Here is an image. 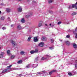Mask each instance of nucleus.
<instances>
[{"mask_svg":"<svg viewBox=\"0 0 77 77\" xmlns=\"http://www.w3.org/2000/svg\"><path fill=\"white\" fill-rule=\"evenodd\" d=\"M58 24V25H59V24H61V22H59L58 23H57Z\"/></svg>","mask_w":77,"mask_h":77,"instance_id":"obj_43","label":"nucleus"},{"mask_svg":"<svg viewBox=\"0 0 77 77\" xmlns=\"http://www.w3.org/2000/svg\"><path fill=\"white\" fill-rule=\"evenodd\" d=\"M20 54H21V55H23V54H24V53H25V52H24V51H21L20 53Z\"/></svg>","mask_w":77,"mask_h":77,"instance_id":"obj_20","label":"nucleus"},{"mask_svg":"<svg viewBox=\"0 0 77 77\" xmlns=\"http://www.w3.org/2000/svg\"><path fill=\"white\" fill-rule=\"evenodd\" d=\"M18 11L19 12H21L22 11V8L21 7H20L19 8H18Z\"/></svg>","mask_w":77,"mask_h":77,"instance_id":"obj_19","label":"nucleus"},{"mask_svg":"<svg viewBox=\"0 0 77 77\" xmlns=\"http://www.w3.org/2000/svg\"><path fill=\"white\" fill-rule=\"evenodd\" d=\"M27 41L28 42H30V41H31V37L29 36L28 37V38Z\"/></svg>","mask_w":77,"mask_h":77,"instance_id":"obj_16","label":"nucleus"},{"mask_svg":"<svg viewBox=\"0 0 77 77\" xmlns=\"http://www.w3.org/2000/svg\"><path fill=\"white\" fill-rule=\"evenodd\" d=\"M18 75L20 77H22V76H23V75L21 74H19Z\"/></svg>","mask_w":77,"mask_h":77,"instance_id":"obj_40","label":"nucleus"},{"mask_svg":"<svg viewBox=\"0 0 77 77\" xmlns=\"http://www.w3.org/2000/svg\"><path fill=\"white\" fill-rule=\"evenodd\" d=\"M67 45H69L70 44V42L68 41H66L65 42Z\"/></svg>","mask_w":77,"mask_h":77,"instance_id":"obj_15","label":"nucleus"},{"mask_svg":"<svg viewBox=\"0 0 77 77\" xmlns=\"http://www.w3.org/2000/svg\"><path fill=\"white\" fill-rule=\"evenodd\" d=\"M34 51L35 53H38V49H36Z\"/></svg>","mask_w":77,"mask_h":77,"instance_id":"obj_27","label":"nucleus"},{"mask_svg":"<svg viewBox=\"0 0 77 77\" xmlns=\"http://www.w3.org/2000/svg\"><path fill=\"white\" fill-rule=\"evenodd\" d=\"M1 20H5V17H1Z\"/></svg>","mask_w":77,"mask_h":77,"instance_id":"obj_32","label":"nucleus"},{"mask_svg":"<svg viewBox=\"0 0 77 77\" xmlns=\"http://www.w3.org/2000/svg\"><path fill=\"white\" fill-rule=\"evenodd\" d=\"M74 74L75 73L74 72H72V73H71V72H69L68 73V75H72V74Z\"/></svg>","mask_w":77,"mask_h":77,"instance_id":"obj_14","label":"nucleus"},{"mask_svg":"<svg viewBox=\"0 0 77 77\" xmlns=\"http://www.w3.org/2000/svg\"><path fill=\"white\" fill-rule=\"evenodd\" d=\"M69 31H71V30H69Z\"/></svg>","mask_w":77,"mask_h":77,"instance_id":"obj_64","label":"nucleus"},{"mask_svg":"<svg viewBox=\"0 0 77 77\" xmlns=\"http://www.w3.org/2000/svg\"><path fill=\"white\" fill-rule=\"evenodd\" d=\"M76 14H77V13L75 12H73L72 13V15L73 16L75 15Z\"/></svg>","mask_w":77,"mask_h":77,"instance_id":"obj_25","label":"nucleus"},{"mask_svg":"<svg viewBox=\"0 0 77 77\" xmlns=\"http://www.w3.org/2000/svg\"><path fill=\"white\" fill-rule=\"evenodd\" d=\"M8 21H11V19H10V18H9V17H8Z\"/></svg>","mask_w":77,"mask_h":77,"instance_id":"obj_47","label":"nucleus"},{"mask_svg":"<svg viewBox=\"0 0 77 77\" xmlns=\"http://www.w3.org/2000/svg\"><path fill=\"white\" fill-rule=\"evenodd\" d=\"M30 53L31 54H34V53H35V51L33 50H32L30 51Z\"/></svg>","mask_w":77,"mask_h":77,"instance_id":"obj_23","label":"nucleus"},{"mask_svg":"<svg viewBox=\"0 0 77 77\" xmlns=\"http://www.w3.org/2000/svg\"><path fill=\"white\" fill-rule=\"evenodd\" d=\"M51 43H53L54 42V40L53 39H51Z\"/></svg>","mask_w":77,"mask_h":77,"instance_id":"obj_37","label":"nucleus"},{"mask_svg":"<svg viewBox=\"0 0 77 77\" xmlns=\"http://www.w3.org/2000/svg\"><path fill=\"white\" fill-rule=\"evenodd\" d=\"M38 75L37 74V75Z\"/></svg>","mask_w":77,"mask_h":77,"instance_id":"obj_62","label":"nucleus"},{"mask_svg":"<svg viewBox=\"0 0 77 77\" xmlns=\"http://www.w3.org/2000/svg\"><path fill=\"white\" fill-rule=\"evenodd\" d=\"M44 42H41L38 45V47H44Z\"/></svg>","mask_w":77,"mask_h":77,"instance_id":"obj_3","label":"nucleus"},{"mask_svg":"<svg viewBox=\"0 0 77 77\" xmlns=\"http://www.w3.org/2000/svg\"><path fill=\"white\" fill-rule=\"evenodd\" d=\"M37 74H39L40 75H41V74H45V75H46L48 74L47 73V72L46 71H43L40 72H37Z\"/></svg>","mask_w":77,"mask_h":77,"instance_id":"obj_1","label":"nucleus"},{"mask_svg":"<svg viewBox=\"0 0 77 77\" xmlns=\"http://www.w3.org/2000/svg\"><path fill=\"white\" fill-rule=\"evenodd\" d=\"M44 59H47V58H45L44 57H42V60H44Z\"/></svg>","mask_w":77,"mask_h":77,"instance_id":"obj_30","label":"nucleus"},{"mask_svg":"<svg viewBox=\"0 0 77 77\" xmlns=\"http://www.w3.org/2000/svg\"><path fill=\"white\" fill-rule=\"evenodd\" d=\"M32 4H34V5L36 4V2L35 1H32Z\"/></svg>","mask_w":77,"mask_h":77,"instance_id":"obj_33","label":"nucleus"},{"mask_svg":"<svg viewBox=\"0 0 77 77\" xmlns=\"http://www.w3.org/2000/svg\"><path fill=\"white\" fill-rule=\"evenodd\" d=\"M60 41L61 42V41H63V40H60Z\"/></svg>","mask_w":77,"mask_h":77,"instance_id":"obj_56","label":"nucleus"},{"mask_svg":"<svg viewBox=\"0 0 77 77\" xmlns=\"http://www.w3.org/2000/svg\"><path fill=\"white\" fill-rule=\"evenodd\" d=\"M11 67H12V65H10V66H7V68H11Z\"/></svg>","mask_w":77,"mask_h":77,"instance_id":"obj_36","label":"nucleus"},{"mask_svg":"<svg viewBox=\"0 0 77 77\" xmlns=\"http://www.w3.org/2000/svg\"><path fill=\"white\" fill-rule=\"evenodd\" d=\"M30 67H33L32 64H29L26 66V68H29Z\"/></svg>","mask_w":77,"mask_h":77,"instance_id":"obj_7","label":"nucleus"},{"mask_svg":"<svg viewBox=\"0 0 77 77\" xmlns=\"http://www.w3.org/2000/svg\"><path fill=\"white\" fill-rule=\"evenodd\" d=\"M11 42L13 46H14H14H15L16 44H15V42L13 41V40H11Z\"/></svg>","mask_w":77,"mask_h":77,"instance_id":"obj_8","label":"nucleus"},{"mask_svg":"<svg viewBox=\"0 0 77 77\" xmlns=\"http://www.w3.org/2000/svg\"><path fill=\"white\" fill-rule=\"evenodd\" d=\"M72 5H69V7H68V9H72Z\"/></svg>","mask_w":77,"mask_h":77,"instance_id":"obj_28","label":"nucleus"},{"mask_svg":"<svg viewBox=\"0 0 77 77\" xmlns=\"http://www.w3.org/2000/svg\"><path fill=\"white\" fill-rule=\"evenodd\" d=\"M45 26H47V25L46 24H45Z\"/></svg>","mask_w":77,"mask_h":77,"instance_id":"obj_57","label":"nucleus"},{"mask_svg":"<svg viewBox=\"0 0 77 77\" xmlns=\"http://www.w3.org/2000/svg\"><path fill=\"white\" fill-rule=\"evenodd\" d=\"M54 72H56V70H52L51 72H49V75H51V74H52V73H53Z\"/></svg>","mask_w":77,"mask_h":77,"instance_id":"obj_10","label":"nucleus"},{"mask_svg":"<svg viewBox=\"0 0 77 77\" xmlns=\"http://www.w3.org/2000/svg\"><path fill=\"white\" fill-rule=\"evenodd\" d=\"M2 13V11H0V14H1Z\"/></svg>","mask_w":77,"mask_h":77,"instance_id":"obj_55","label":"nucleus"},{"mask_svg":"<svg viewBox=\"0 0 77 77\" xmlns=\"http://www.w3.org/2000/svg\"><path fill=\"white\" fill-rule=\"evenodd\" d=\"M14 57H15V56L12 55L11 57V59H14Z\"/></svg>","mask_w":77,"mask_h":77,"instance_id":"obj_35","label":"nucleus"},{"mask_svg":"<svg viewBox=\"0 0 77 77\" xmlns=\"http://www.w3.org/2000/svg\"><path fill=\"white\" fill-rule=\"evenodd\" d=\"M5 54L4 52H1L0 54V58H2L3 57V55Z\"/></svg>","mask_w":77,"mask_h":77,"instance_id":"obj_9","label":"nucleus"},{"mask_svg":"<svg viewBox=\"0 0 77 77\" xmlns=\"http://www.w3.org/2000/svg\"><path fill=\"white\" fill-rule=\"evenodd\" d=\"M76 32H77V28H76L75 29V31H73V33H74V34H75Z\"/></svg>","mask_w":77,"mask_h":77,"instance_id":"obj_29","label":"nucleus"},{"mask_svg":"<svg viewBox=\"0 0 77 77\" xmlns=\"http://www.w3.org/2000/svg\"><path fill=\"white\" fill-rule=\"evenodd\" d=\"M53 2V0H49L48 1V3H51Z\"/></svg>","mask_w":77,"mask_h":77,"instance_id":"obj_26","label":"nucleus"},{"mask_svg":"<svg viewBox=\"0 0 77 77\" xmlns=\"http://www.w3.org/2000/svg\"><path fill=\"white\" fill-rule=\"evenodd\" d=\"M11 27H13V25H11Z\"/></svg>","mask_w":77,"mask_h":77,"instance_id":"obj_53","label":"nucleus"},{"mask_svg":"<svg viewBox=\"0 0 77 77\" xmlns=\"http://www.w3.org/2000/svg\"><path fill=\"white\" fill-rule=\"evenodd\" d=\"M46 56H47L48 57H51V56H50L49 55H46Z\"/></svg>","mask_w":77,"mask_h":77,"instance_id":"obj_45","label":"nucleus"},{"mask_svg":"<svg viewBox=\"0 0 77 77\" xmlns=\"http://www.w3.org/2000/svg\"><path fill=\"white\" fill-rule=\"evenodd\" d=\"M50 50H53V49H54V48H53V47H51L50 48Z\"/></svg>","mask_w":77,"mask_h":77,"instance_id":"obj_41","label":"nucleus"},{"mask_svg":"<svg viewBox=\"0 0 77 77\" xmlns=\"http://www.w3.org/2000/svg\"><path fill=\"white\" fill-rule=\"evenodd\" d=\"M27 72H26V73H23V74H27Z\"/></svg>","mask_w":77,"mask_h":77,"instance_id":"obj_59","label":"nucleus"},{"mask_svg":"<svg viewBox=\"0 0 77 77\" xmlns=\"http://www.w3.org/2000/svg\"><path fill=\"white\" fill-rule=\"evenodd\" d=\"M42 39L43 41H47V38L45 37H43L42 38Z\"/></svg>","mask_w":77,"mask_h":77,"instance_id":"obj_11","label":"nucleus"},{"mask_svg":"<svg viewBox=\"0 0 77 77\" xmlns=\"http://www.w3.org/2000/svg\"><path fill=\"white\" fill-rule=\"evenodd\" d=\"M18 0V1H19V2H21L22 0Z\"/></svg>","mask_w":77,"mask_h":77,"instance_id":"obj_52","label":"nucleus"},{"mask_svg":"<svg viewBox=\"0 0 77 77\" xmlns=\"http://www.w3.org/2000/svg\"><path fill=\"white\" fill-rule=\"evenodd\" d=\"M33 65V67H32V68H36V67H37L38 66V63H36V64H32Z\"/></svg>","mask_w":77,"mask_h":77,"instance_id":"obj_5","label":"nucleus"},{"mask_svg":"<svg viewBox=\"0 0 77 77\" xmlns=\"http://www.w3.org/2000/svg\"><path fill=\"white\" fill-rule=\"evenodd\" d=\"M8 21H11V19H10V18H9V17H8Z\"/></svg>","mask_w":77,"mask_h":77,"instance_id":"obj_48","label":"nucleus"},{"mask_svg":"<svg viewBox=\"0 0 77 77\" xmlns=\"http://www.w3.org/2000/svg\"><path fill=\"white\" fill-rule=\"evenodd\" d=\"M67 24H69V22H67Z\"/></svg>","mask_w":77,"mask_h":77,"instance_id":"obj_49","label":"nucleus"},{"mask_svg":"<svg viewBox=\"0 0 77 77\" xmlns=\"http://www.w3.org/2000/svg\"><path fill=\"white\" fill-rule=\"evenodd\" d=\"M17 29L18 30H21V26H20V25L18 24L17 26Z\"/></svg>","mask_w":77,"mask_h":77,"instance_id":"obj_12","label":"nucleus"},{"mask_svg":"<svg viewBox=\"0 0 77 77\" xmlns=\"http://www.w3.org/2000/svg\"><path fill=\"white\" fill-rule=\"evenodd\" d=\"M22 75V76H24V77H26V75Z\"/></svg>","mask_w":77,"mask_h":77,"instance_id":"obj_50","label":"nucleus"},{"mask_svg":"<svg viewBox=\"0 0 77 77\" xmlns=\"http://www.w3.org/2000/svg\"><path fill=\"white\" fill-rule=\"evenodd\" d=\"M75 62H76V63H77V60L75 61Z\"/></svg>","mask_w":77,"mask_h":77,"instance_id":"obj_54","label":"nucleus"},{"mask_svg":"<svg viewBox=\"0 0 77 77\" xmlns=\"http://www.w3.org/2000/svg\"><path fill=\"white\" fill-rule=\"evenodd\" d=\"M75 34L76 35L75 38H77V33H75Z\"/></svg>","mask_w":77,"mask_h":77,"instance_id":"obj_46","label":"nucleus"},{"mask_svg":"<svg viewBox=\"0 0 77 77\" xmlns=\"http://www.w3.org/2000/svg\"><path fill=\"white\" fill-rule=\"evenodd\" d=\"M50 26H51V23H50V24H49Z\"/></svg>","mask_w":77,"mask_h":77,"instance_id":"obj_58","label":"nucleus"},{"mask_svg":"<svg viewBox=\"0 0 77 77\" xmlns=\"http://www.w3.org/2000/svg\"><path fill=\"white\" fill-rule=\"evenodd\" d=\"M29 15H26L25 16V17L26 18H28L30 17V16H31L32 15V14L31 13V12L29 13L28 14Z\"/></svg>","mask_w":77,"mask_h":77,"instance_id":"obj_4","label":"nucleus"},{"mask_svg":"<svg viewBox=\"0 0 77 77\" xmlns=\"http://www.w3.org/2000/svg\"><path fill=\"white\" fill-rule=\"evenodd\" d=\"M26 75H30V74H27Z\"/></svg>","mask_w":77,"mask_h":77,"instance_id":"obj_61","label":"nucleus"},{"mask_svg":"<svg viewBox=\"0 0 77 77\" xmlns=\"http://www.w3.org/2000/svg\"><path fill=\"white\" fill-rule=\"evenodd\" d=\"M7 53L8 54H10V50H9L7 51Z\"/></svg>","mask_w":77,"mask_h":77,"instance_id":"obj_34","label":"nucleus"},{"mask_svg":"<svg viewBox=\"0 0 77 77\" xmlns=\"http://www.w3.org/2000/svg\"><path fill=\"white\" fill-rule=\"evenodd\" d=\"M42 25V23H40L38 24V27H41V26Z\"/></svg>","mask_w":77,"mask_h":77,"instance_id":"obj_21","label":"nucleus"},{"mask_svg":"<svg viewBox=\"0 0 77 77\" xmlns=\"http://www.w3.org/2000/svg\"><path fill=\"white\" fill-rule=\"evenodd\" d=\"M38 60V57H37L35 58V59L34 60L35 62H36Z\"/></svg>","mask_w":77,"mask_h":77,"instance_id":"obj_24","label":"nucleus"},{"mask_svg":"<svg viewBox=\"0 0 77 77\" xmlns=\"http://www.w3.org/2000/svg\"><path fill=\"white\" fill-rule=\"evenodd\" d=\"M70 37V36H69V35H67L66 36V38H69Z\"/></svg>","mask_w":77,"mask_h":77,"instance_id":"obj_38","label":"nucleus"},{"mask_svg":"<svg viewBox=\"0 0 77 77\" xmlns=\"http://www.w3.org/2000/svg\"><path fill=\"white\" fill-rule=\"evenodd\" d=\"M21 23H25V20H24V18L22 19L21 20Z\"/></svg>","mask_w":77,"mask_h":77,"instance_id":"obj_17","label":"nucleus"},{"mask_svg":"<svg viewBox=\"0 0 77 77\" xmlns=\"http://www.w3.org/2000/svg\"><path fill=\"white\" fill-rule=\"evenodd\" d=\"M38 41V40L37 37H35L34 38V42H37Z\"/></svg>","mask_w":77,"mask_h":77,"instance_id":"obj_13","label":"nucleus"},{"mask_svg":"<svg viewBox=\"0 0 77 77\" xmlns=\"http://www.w3.org/2000/svg\"><path fill=\"white\" fill-rule=\"evenodd\" d=\"M2 29H3V30H5V29H6V28L5 27H3Z\"/></svg>","mask_w":77,"mask_h":77,"instance_id":"obj_42","label":"nucleus"},{"mask_svg":"<svg viewBox=\"0 0 77 77\" xmlns=\"http://www.w3.org/2000/svg\"><path fill=\"white\" fill-rule=\"evenodd\" d=\"M0 5H4V4L2 3V4H0Z\"/></svg>","mask_w":77,"mask_h":77,"instance_id":"obj_51","label":"nucleus"},{"mask_svg":"<svg viewBox=\"0 0 77 77\" xmlns=\"http://www.w3.org/2000/svg\"><path fill=\"white\" fill-rule=\"evenodd\" d=\"M29 0H27V2H29Z\"/></svg>","mask_w":77,"mask_h":77,"instance_id":"obj_60","label":"nucleus"},{"mask_svg":"<svg viewBox=\"0 0 77 77\" xmlns=\"http://www.w3.org/2000/svg\"><path fill=\"white\" fill-rule=\"evenodd\" d=\"M9 70H11V68H8L6 69H4L2 72V74H4L5 72H7V71H9Z\"/></svg>","mask_w":77,"mask_h":77,"instance_id":"obj_2","label":"nucleus"},{"mask_svg":"<svg viewBox=\"0 0 77 77\" xmlns=\"http://www.w3.org/2000/svg\"><path fill=\"white\" fill-rule=\"evenodd\" d=\"M75 68H77V64H75Z\"/></svg>","mask_w":77,"mask_h":77,"instance_id":"obj_44","label":"nucleus"},{"mask_svg":"<svg viewBox=\"0 0 77 77\" xmlns=\"http://www.w3.org/2000/svg\"><path fill=\"white\" fill-rule=\"evenodd\" d=\"M73 46L74 48H77V45L76 44H73Z\"/></svg>","mask_w":77,"mask_h":77,"instance_id":"obj_22","label":"nucleus"},{"mask_svg":"<svg viewBox=\"0 0 77 77\" xmlns=\"http://www.w3.org/2000/svg\"><path fill=\"white\" fill-rule=\"evenodd\" d=\"M72 8H74L75 7H76L75 8V9H77V2L76 3L75 5H72Z\"/></svg>","mask_w":77,"mask_h":77,"instance_id":"obj_6","label":"nucleus"},{"mask_svg":"<svg viewBox=\"0 0 77 77\" xmlns=\"http://www.w3.org/2000/svg\"><path fill=\"white\" fill-rule=\"evenodd\" d=\"M1 48L0 47V49H1Z\"/></svg>","mask_w":77,"mask_h":77,"instance_id":"obj_63","label":"nucleus"},{"mask_svg":"<svg viewBox=\"0 0 77 77\" xmlns=\"http://www.w3.org/2000/svg\"><path fill=\"white\" fill-rule=\"evenodd\" d=\"M6 11L8 12H9L11 11V9L7 8L6 9Z\"/></svg>","mask_w":77,"mask_h":77,"instance_id":"obj_18","label":"nucleus"},{"mask_svg":"<svg viewBox=\"0 0 77 77\" xmlns=\"http://www.w3.org/2000/svg\"><path fill=\"white\" fill-rule=\"evenodd\" d=\"M18 63H22V60H20L17 62Z\"/></svg>","mask_w":77,"mask_h":77,"instance_id":"obj_31","label":"nucleus"},{"mask_svg":"<svg viewBox=\"0 0 77 77\" xmlns=\"http://www.w3.org/2000/svg\"><path fill=\"white\" fill-rule=\"evenodd\" d=\"M49 13H50V14H52V13H53V11H52L51 10H49Z\"/></svg>","mask_w":77,"mask_h":77,"instance_id":"obj_39","label":"nucleus"}]
</instances>
